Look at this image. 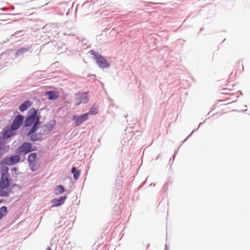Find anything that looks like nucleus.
I'll return each instance as SVG.
<instances>
[{
  "mask_svg": "<svg viewBox=\"0 0 250 250\" xmlns=\"http://www.w3.org/2000/svg\"><path fill=\"white\" fill-rule=\"evenodd\" d=\"M40 116L37 114L34 108H31L28 112L27 117L25 121V125L30 126L33 125V127L27 133V135L35 132L37 129V125L39 124Z\"/></svg>",
  "mask_w": 250,
  "mask_h": 250,
  "instance_id": "nucleus-1",
  "label": "nucleus"
},
{
  "mask_svg": "<svg viewBox=\"0 0 250 250\" xmlns=\"http://www.w3.org/2000/svg\"><path fill=\"white\" fill-rule=\"evenodd\" d=\"M56 121L54 120L50 121L48 123L43 125L38 128V133L42 137V135L48 134L53 129L55 125Z\"/></svg>",
  "mask_w": 250,
  "mask_h": 250,
  "instance_id": "nucleus-2",
  "label": "nucleus"
},
{
  "mask_svg": "<svg viewBox=\"0 0 250 250\" xmlns=\"http://www.w3.org/2000/svg\"><path fill=\"white\" fill-rule=\"evenodd\" d=\"M91 53L93 55L96 62L101 68H106L109 66V63L106 60L99 54H96L94 51L91 50Z\"/></svg>",
  "mask_w": 250,
  "mask_h": 250,
  "instance_id": "nucleus-3",
  "label": "nucleus"
},
{
  "mask_svg": "<svg viewBox=\"0 0 250 250\" xmlns=\"http://www.w3.org/2000/svg\"><path fill=\"white\" fill-rule=\"evenodd\" d=\"M21 157L19 155H14L5 158L1 162V163L8 166H12L18 163Z\"/></svg>",
  "mask_w": 250,
  "mask_h": 250,
  "instance_id": "nucleus-4",
  "label": "nucleus"
},
{
  "mask_svg": "<svg viewBox=\"0 0 250 250\" xmlns=\"http://www.w3.org/2000/svg\"><path fill=\"white\" fill-rule=\"evenodd\" d=\"M35 150V147L32 148V145L30 143H24L18 148L17 150L20 153H22L26 154L29 152Z\"/></svg>",
  "mask_w": 250,
  "mask_h": 250,
  "instance_id": "nucleus-5",
  "label": "nucleus"
},
{
  "mask_svg": "<svg viewBox=\"0 0 250 250\" xmlns=\"http://www.w3.org/2000/svg\"><path fill=\"white\" fill-rule=\"evenodd\" d=\"M88 116L89 113H84L80 116L74 115L72 120L74 121L76 126H78L86 121L88 119Z\"/></svg>",
  "mask_w": 250,
  "mask_h": 250,
  "instance_id": "nucleus-6",
  "label": "nucleus"
},
{
  "mask_svg": "<svg viewBox=\"0 0 250 250\" xmlns=\"http://www.w3.org/2000/svg\"><path fill=\"white\" fill-rule=\"evenodd\" d=\"M89 100L88 94L86 93H79L77 95L76 105L86 103Z\"/></svg>",
  "mask_w": 250,
  "mask_h": 250,
  "instance_id": "nucleus-7",
  "label": "nucleus"
},
{
  "mask_svg": "<svg viewBox=\"0 0 250 250\" xmlns=\"http://www.w3.org/2000/svg\"><path fill=\"white\" fill-rule=\"evenodd\" d=\"M24 117L21 115H18L14 119L11 125L12 130H17L22 124Z\"/></svg>",
  "mask_w": 250,
  "mask_h": 250,
  "instance_id": "nucleus-8",
  "label": "nucleus"
},
{
  "mask_svg": "<svg viewBox=\"0 0 250 250\" xmlns=\"http://www.w3.org/2000/svg\"><path fill=\"white\" fill-rule=\"evenodd\" d=\"M10 180L9 176H6L4 174L1 175L0 179V186L3 188H9Z\"/></svg>",
  "mask_w": 250,
  "mask_h": 250,
  "instance_id": "nucleus-9",
  "label": "nucleus"
},
{
  "mask_svg": "<svg viewBox=\"0 0 250 250\" xmlns=\"http://www.w3.org/2000/svg\"><path fill=\"white\" fill-rule=\"evenodd\" d=\"M66 198V196H61L59 198L54 199L52 200V206L57 207L62 205Z\"/></svg>",
  "mask_w": 250,
  "mask_h": 250,
  "instance_id": "nucleus-10",
  "label": "nucleus"
},
{
  "mask_svg": "<svg viewBox=\"0 0 250 250\" xmlns=\"http://www.w3.org/2000/svg\"><path fill=\"white\" fill-rule=\"evenodd\" d=\"M15 130H12V127L5 128L3 133V139H7L14 135Z\"/></svg>",
  "mask_w": 250,
  "mask_h": 250,
  "instance_id": "nucleus-11",
  "label": "nucleus"
},
{
  "mask_svg": "<svg viewBox=\"0 0 250 250\" xmlns=\"http://www.w3.org/2000/svg\"><path fill=\"white\" fill-rule=\"evenodd\" d=\"M45 95L48 96L49 100H55L58 98L59 94L57 92L48 91L45 92Z\"/></svg>",
  "mask_w": 250,
  "mask_h": 250,
  "instance_id": "nucleus-12",
  "label": "nucleus"
},
{
  "mask_svg": "<svg viewBox=\"0 0 250 250\" xmlns=\"http://www.w3.org/2000/svg\"><path fill=\"white\" fill-rule=\"evenodd\" d=\"M31 105V102L30 101H26L22 103L19 107L21 111L26 110Z\"/></svg>",
  "mask_w": 250,
  "mask_h": 250,
  "instance_id": "nucleus-13",
  "label": "nucleus"
},
{
  "mask_svg": "<svg viewBox=\"0 0 250 250\" xmlns=\"http://www.w3.org/2000/svg\"><path fill=\"white\" fill-rule=\"evenodd\" d=\"M37 154L36 153H32L30 154L28 157V161L29 164L36 163L37 161Z\"/></svg>",
  "mask_w": 250,
  "mask_h": 250,
  "instance_id": "nucleus-14",
  "label": "nucleus"
},
{
  "mask_svg": "<svg viewBox=\"0 0 250 250\" xmlns=\"http://www.w3.org/2000/svg\"><path fill=\"white\" fill-rule=\"evenodd\" d=\"M9 190L8 188H3L0 186V196H8L9 195Z\"/></svg>",
  "mask_w": 250,
  "mask_h": 250,
  "instance_id": "nucleus-15",
  "label": "nucleus"
},
{
  "mask_svg": "<svg viewBox=\"0 0 250 250\" xmlns=\"http://www.w3.org/2000/svg\"><path fill=\"white\" fill-rule=\"evenodd\" d=\"M98 113V106L93 104L89 109V111L87 113H89V115H96Z\"/></svg>",
  "mask_w": 250,
  "mask_h": 250,
  "instance_id": "nucleus-16",
  "label": "nucleus"
},
{
  "mask_svg": "<svg viewBox=\"0 0 250 250\" xmlns=\"http://www.w3.org/2000/svg\"><path fill=\"white\" fill-rule=\"evenodd\" d=\"M71 172L73 174V177L75 180H78L80 175V171L77 170L75 167H73L71 168Z\"/></svg>",
  "mask_w": 250,
  "mask_h": 250,
  "instance_id": "nucleus-17",
  "label": "nucleus"
},
{
  "mask_svg": "<svg viewBox=\"0 0 250 250\" xmlns=\"http://www.w3.org/2000/svg\"><path fill=\"white\" fill-rule=\"evenodd\" d=\"M7 212V208L5 206H3L0 208V220L5 216Z\"/></svg>",
  "mask_w": 250,
  "mask_h": 250,
  "instance_id": "nucleus-18",
  "label": "nucleus"
},
{
  "mask_svg": "<svg viewBox=\"0 0 250 250\" xmlns=\"http://www.w3.org/2000/svg\"><path fill=\"white\" fill-rule=\"evenodd\" d=\"M8 170H9V168L7 167H6V166L3 167L1 168V175L4 174L6 176H9Z\"/></svg>",
  "mask_w": 250,
  "mask_h": 250,
  "instance_id": "nucleus-19",
  "label": "nucleus"
},
{
  "mask_svg": "<svg viewBox=\"0 0 250 250\" xmlns=\"http://www.w3.org/2000/svg\"><path fill=\"white\" fill-rule=\"evenodd\" d=\"M42 136L39 134L36 135H32L30 137L31 140L33 141L39 140L42 139Z\"/></svg>",
  "mask_w": 250,
  "mask_h": 250,
  "instance_id": "nucleus-20",
  "label": "nucleus"
},
{
  "mask_svg": "<svg viewBox=\"0 0 250 250\" xmlns=\"http://www.w3.org/2000/svg\"><path fill=\"white\" fill-rule=\"evenodd\" d=\"M64 191L63 187L62 185L58 186L56 187V194H61Z\"/></svg>",
  "mask_w": 250,
  "mask_h": 250,
  "instance_id": "nucleus-21",
  "label": "nucleus"
},
{
  "mask_svg": "<svg viewBox=\"0 0 250 250\" xmlns=\"http://www.w3.org/2000/svg\"><path fill=\"white\" fill-rule=\"evenodd\" d=\"M29 165L32 171L36 170L39 167L38 165L36 163V162L33 163V164H29Z\"/></svg>",
  "mask_w": 250,
  "mask_h": 250,
  "instance_id": "nucleus-22",
  "label": "nucleus"
},
{
  "mask_svg": "<svg viewBox=\"0 0 250 250\" xmlns=\"http://www.w3.org/2000/svg\"><path fill=\"white\" fill-rule=\"evenodd\" d=\"M27 51L26 48H21L17 51L16 55H20Z\"/></svg>",
  "mask_w": 250,
  "mask_h": 250,
  "instance_id": "nucleus-23",
  "label": "nucleus"
},
{
  "mask_svg": "<svg viewBox=\"0 0 250 250\" xmlns=\"http://www.w3.org/2000/svg\"><path fill=\"white\" fill-rule=\"evenodd\" d=\"M17 171H18V170H17V168H16V167H14L12 169V172H14L16 175H17L18 174L17 172Z\"/></svg>",
  "mask_w": 250,
  "mask_h": 250,
  "instance_id": "nucleus-24",
  "label": "nucleus"
},
{
  "mask_svg": "<svg viewBox=\"0 0 250 250\" xmlns=\"http://www.w3.org/2000/svg\"><path fill=\"white\" fill-rule=\"evenodd\" d=\"M224 93H225V94H233L234 93H225L224 92Z\"/></svg>",
  "mask_w": 250,
  "mask_h": 250,
  "instance_id": "nucleus-25",
  "label": "nucleus"
},
{
  "mask_svg": "<svg viewBox=\"0 0 250 250\" xmlns=\"http://www.w3.org/2000/svg\"><path fill=\"white\" fill-rule=\"evenodd\" d=\"M47 250H51L50 248H47Z\"/></svg>",
  "mask_w": 250,
  "mask_h": 250,
  "instance_id": "nucleus-26",
  "label": "nucleus"
},
{
  "mask_svg": "<svg viewBox=\"0 0 250 250\" xmlns=\"http://www.w3.org/2000/svg\"><path fill=\"white\" fill-rule=\"evenodd\" d=\"M1 200H0V203H1Z\"/></svg>",
  "mask_w": 250,
  "mask_h": 250,
  "instance_id": "nucleus-27",
  "label": "nucleus"
}]
</instances>
